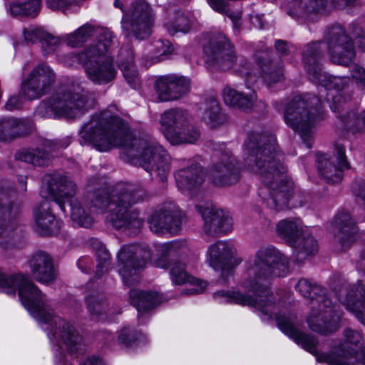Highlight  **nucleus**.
<instances>
[{"label": "nucleus", "instance_id": "nucleus-1", "mask_svg": "<svg viewBox=\"0 0 365 365\" xmlns=\"http://www.w3.org/2000/svg\"><path fill=\"white\" fill-rule=\"evenodd\" d=\"M289 272V259L273 246L261 247L247 262L246 277L241 291H217L214 298L220 302H233L252 306L265 315H275L279 329L297 344L317 357L319 361L330 365H365V345L356 353L358 344L362 340L360 332L349 328L344 329V341L334 346L329 354H319L317 338L299 331L297 317L291 312L281 313L279 305L268 289L266 282L273 277H284Z\"/></svg>", "mask_w": 365, "mask_h": 365}, {"label": "nucleus", "instance_id": "nucleus-2", "mask_svg": "<svg viewBox=\"0 0 365 365\" xmlns=\"http://www.w3.org/2000/svg\"><path fill=\"white\" fill-rule=\"evenodd\" d=\"M115 107L94 114L79 131L81 144H91L101 152L121 147L128 160L139 165L148 173L154 169L160 180H167L170 157L167 151L150 136L132 138L125 122L115 113Z\"/></svg>", "mask_w": 365, "mask_h": 365}, {"label": "nucleus", "instance_id": "nucleus-3", "mask_svg": "<svg viewBox=\"0 0 365 365\" xmlns=\"http://www.w3.org/2000/svg\"><path fill=\"white\" fill-rule=\"evenodd\" d=\"M18 289L23 306L41 324L52 344L55 365H71L70 356L81 347V337L67 320L56 316L50 308V302L27 276L21 274L8 275L0 272V290L14 294ZM79 365H103L96 356H89Z\"/></svg>", "mask_w": 365, "mask_h": 365}, {"label": "nucleus", "instance_id": "nucleus-4", "mask_svg": "<svg viewBox=\"0 0 365 365\" xmlns=\"http://www.w3.org/2000/svg\"><path fill=\"white\" fill-rule=\"evenodd\" d=\"M245 167L259 175L268 197L267 205L277 211L304 205L309 195L295 190L294 182L285 178V168L281 163L275 135L253 133L248 135L244 145Z\"/></svg>", "mask_w": 365, "mask_h": 365}, {"label": "nucleus", "instance_id": "nucleus-5", "mask_svg": "<svg viewBox=\"0 0 365 365\" xmlns=\"http://www.w3.org/2000/svg\"><path fill=\"white\" fill-rule=\"evenodd\" d=\"M204 51L209 61H212L221 70L232 68L245 78L247 88L262 77L268 85L280 81L283 78L281 65H274L267 52L255 54V65L251 64L244 56H237L232 45L221 33L212 35L204 46Z\"/></svg>", "mask_w": 365, "mask_h": 365}, {"label": "nucleus", "instance_id": "nucleus-6", "mask_svg": "<svg viewBox=\"0 0 365 365\" xmlns=\"http://www.w3.org/2000/svg\"><path fill=\"white\" fill-rule=\"evenodd\" d=\"M321 44L320 41L309 43L303 51L302 60L309 78L327 90L326 100L331 110L337 113V117L346 129L363 132L365 130V109L359 113L355 110H349V97L345 96L343 91L346 78L330 76L322 71L319 63L322 53Z\"/></svg>", "mask_w": 365, "mask_h": 365}, {"label": "nucleus", "instance_id": "nucleus-7", "mask_svg": "<svg viewBox=\"0 0 365 365\" xmlns=\"http://www.w3.org/2000/svg\"><path fill=\"white\" fill-rule=\"evenodd\" d=\"M145 191L130 184H118L110 192L99 190L91 199V212H108L106 220L116 230L136 234L143 225L139 213L130 206L143 201Z\"/></svg>", "mask_w": 365, "mask_h": 365}, {"label": "nucleus", "instance_id": "nucleus-8", "mask_svg": "<svg viewBox=\"0 0 365 365\" xmlns=\"http://www.w3.org/2000/svg\"><path fill=\"white\" fill-rule=\"evenodd\" d=\"M113 43L110 30H102L98 44L86 48L81 53H71L62 61L68 66L81 64L85 68L88 78L96 85H106L113 81L117 74L113 59L106 56Z\"/></svg>", "mask_w": 365, "mask_h": 365}, {"label": "nucleus", "instance_id": "nucleus-9", "mask_svg": "<svg viewBox=\"0 0 365 365\" xmlns=\"http://www.w3.org/2000/svg\"><path fill=\"white\" fill-rule=\"evenodd\" d=\"M295 289L309 299L310 312L307 317L309 328L322 335L335 332L339 328L341 315L321 286L307 279H300Z\"/></svg>", "mask_w": 365, "mask_h": 365}, {"label": "nucleus", "instance_id": "nucleus-10", "mask_svg": "<svg viewBox=\"0 0 365 365\" xmlns=\"http://www.w3.org/2000/svg\"><path fill=\"white\" fill-rule=\"evenodd\" d=\"M92 105L90 93L79 86H64L38 105L36 114L42 118L73 119L81 115Z\"/></svg>", "mask_w": 365, "mask_h": 365}, {"label": "nucleus", "instance_id": "nucleus-11", "mask_svg": "<svg viewBox=\"0 0 365 365\" xmlns=\"http://www.w3.org/2000/svg\"><path fill=\"white\" fill-rule=\"evenodd\" d=\"M321 104L319 97L306 93L294 97L283 108L284 123L300 135L308 148L312 147Z\"/></svg>", "mask_w": 365, "mask_h": 365}, {"label": "nucleus", "instance_id": "nucleus-12", "mask_svg": "<svg viewBox=\"0 0 365 365\" xmlns=\"http://www.w3.org/2000/svg\"><path fill=\"white\" fill-rule=\"evenodd\" d=\"M76 186L66 176L59 174L45 176L43 184L41 190V195L43 198L53 200L65 212V204L68 203L71 207V216L74 223L83 227H90L93 223V217L86 212L81 204L73 200Z\"/></svg>", "mask_w": 365, "mask_h": 365}, {"label": "nucleus", "instance_id": "nucleus-13", "mask_svg": "<svg viewBox=\"0 0 365 365\" xmlns=\"http://www.w3.org/2000/svg\"><path fill=\"white\" fill-rule=\"evenodd\" d=\"M21 203L11 201L10 191L0 188V247L4 250L21 244Z\"/></svg>", "mask_w": 365, "mask_h": 365}, {"label": "nucleus", "instance_id": "nucleus-14", "mask_svg": "<svg viewBox=\"0 0 365 365\" xmlns=\"http://www.w3.org/2000/svg\"><path fill=\"white\" fill-rule=\"evenodd\" d=\"M114 6L123 13L121 25L125 36H134L138 39L148 38L154 24V17L150 6L144 1L133 2L125 9L120 0H115Z\"/></svg>", "mask_w": 365, "mask_h": 365}, {"label": "nucleus", "instance_id": "nucleus-15", "mask_svg": "<svg viewBox=\"0 0 365 365\" xmlns=\"http://www.w3.org/2000/svg\"><path fill=\"white\" fill-rule=\"evenodd\" d=\"M151 253L146 247L124 245L118 254L117 267L125 285L130 287L138 281V272L150 259Z\"/></svg>", "mask_w": 365, "mask_h": 365}, {"label": "nucleus", "instance_id": "nucleus-16", "mask_svg": "<svg viewBox=\"0 0 365 365\" xmlns=\"http://www.w3.org/2000/svg\"><path fill=\"white\" fill-rule=\"evenodd\" d=\"M210 146L215 152L217 159L210 169L211 180L217 186H230L240 178L238 163L223 143H211Z\"/></svg>", "mask_w": 365, "mask_h": 365}, {"label": "nucleus", "instance_id": "nucleus-17", "mask_svg": "<svg viewBox=\"0 0 365 365\" xmlns=\"http://www.w3.org/2000/svg\"><path fill=\"white\" fill-rule=\"evenodd\" d=\"M56 81L54 70L46 63H40L23 78L21 93L29 101L40 98L51 91Z\"/></svg>", "mask_w": 365, "mask_h": 365}, {"label": "nucleus", "instance_id": "nucleus-18", "mask_svg": "<svg viewBox=\"0 0 365 365\" xmlns=\"http://www.w3.org/2000/svg\"><path fill=\"white\" fill-rule=\"evenodd\" d=\"M330 61L346 66L355 58V50L351 38L344 29L336 25L329 28L324 36Z\"/></svg>", "mask_w": 365, "mask_h": 365}, {"label": "nucleus", "instance_id": "nucleus-19", "mask_svg": "<svg viewBox=\"0 0 365 365\" xmlns=\"http://www.w3.org/2000/svg\"><path fill=\"white\" fill-rule=\"evenodd\" d=\"M150 229L157 234H176L182 224V214L173 202H165L158 206L148 219Z\"/></svg>", "mask_w": 365, "mask_h": 365}, {"label": "nucleus", "instance_id": "nucleus-20", "mask_svg": "<svg viewBox=\"0 0 365 365\" xmlns=\"http://www.w3.org/2000/svg\"><path fill=\"white\" fill-rule=\"evenodd\" d=\"M195 207L203 219V231L206 235L217 236L232 230V219L228 212L210 203L197 205Z\"/></svg>", "mask_w": 365, "mask_h": 365}, {"label": "nucleus", "instance_id": "nucleus-21", "mask_svg": "<svg viewBox=\"0 0 365 365\" xmlns=\"http://www.w3.org/2000/svg\"><path fill=\"white\" fill-rule=\"evenodd\" d=\"M70 143L71 139L68 137L56 140L43 139L41 143V148L21 149L16 153L15 158L35 166H46L51 160V152L59 148H66Z\"/></svg>", "mask_w": 365, "mask_h": 365}, {"label": "nucleus", "instance_id": "nucleus-22", "mask_svg": "<svg viewBox=\"0 0 365 365\" xmlns=\"http://www.w3.org/2000/svg\"><path fill=\"white\" fill-rule=\"evenodd\" d=\"M345 146L336 143L334 145V156L336 165L334 160H331L327 155H322L318 157L317 166L319 175L330 183L339 182L343 178L344 170L351 168L345 154Z\"/></svg>", "mask_w": 365, "mask_h": 365}, {"label": "nucleus", "instance_id": "nucleus-23", "mask_svg": "<svg viewBox=\"0 0 365 365\" xmlns=\"http://www.w3.org/2000/svg\"><path fill=\"white\" fill-rule=\"evenodd\" d=\"M190 81L186 77L175 75L163 76L155 81L154 89L161 102L182 98L190 91Z\"/></svg>", "mask_w": 365, "mask_h": 365}, {"label": "nucleus", "instance_id": "nucleus-24", "mask_svg": "<svg viewBox=\"0 0 365 365\" xmlns=\"http://www.w3.org/2000/svg\"><path fill=\"white\" fill-rule=\"evenodd\" d=\"M205 176L204 168L193 162L175 173L176 184L180 191L185 195H190L202 186Z\"/></svg>", "mask_w": 365, "mask_h": 365}, {"label": "nucleus", "instance_id": "nucleus-25", "mask_svg": "<svg viewBox=\"0 0 365 365\" xmlns=\"http://www.w3.org/2000/svg\"><path fill=\"white\" fill-rule=\"evenodd\" d=\"M232 246L227 241L218 240L210 245L205 254V262L215 269L222 272L232 268Z\"/></svg>", "mask_w": 365, "mask_h": 365}, {"label": "nucleus", "instance_id": "nucleus-26", "mask_svg": "<svg viewBox=\"0 0 365 365\" xmlns=\"http://www.w3.org/2000/svg\"><path fill=\"white\" fill-rule=\"evenodd\" d=\"M33 277L41 283H48L56 277L51 257L46 252L38 251L28 260Z\"/></svg>", "mask_w": 365, "mask_h": 365}, {"label": "nucleus", "instance_id": "nucleus-27", "mask_svg": "<svg viewBox=\"0 0 365 365\" xmlns=\"http://www.w3.org/2000/svg\"><path fill=\"white\" fill-rule=\"evenodd\" d=\"M334 226L336 231V240L339 244L338 251H344L349 247L354 240L356 227L349 213L339 212L334 220Z\"/></svg>", "mask_w": 365, "mask_h": 365}, {"label": "nucleus", "instance_id": "nucleus-28", "mask_svg": "<svg viewBox=\"0 0 365 365\" xmlns=\"http://www.w3.org/2000/svg\"><path fill=\"white\" fill-rule=\"evenodd\" d=\"M222 97L227 105L247 112L254 109L258 102L257 96L255 91L245 93L229 86L224 88Z\"/></svg>", "mask_w": 365, "mask_h": 365}, {"label": "nucleus", "instance_id": "nucleus-29", "mask_svg": "<svg viewBox=\"0 0 365 365\" xmlns=\"http://www.w3.org/2000/svg\"><path fill=\"white\" fill-rule=\"evenodd\" d=\"M343 303L346 309L365 325V287L359 282L353 285Z\"/></svg>", "mask_w": 365, "mask_h": 365}, {"label": "nucleus", "instance_id": "nucleus-30", "mask_svg": "<svg viewBox=\"0 0 365 365\" xmlns=\"http://www.w3.org/2000/svg\"><path fill=\"white\" fill-rule=\"evenodd\" d=\"M190 120V113L181 108L169 109L162 113L160 119V129L166 140L171 133H175Z\"/></svg>", "mask_w": 365, "mask_h": 365}, {"label": "nucleus", "instance_id": "nucleus-31", "mask_svg": "<svg viewBox=\"0 0 365 365\" xmlns=\"http://www.w3.org/2000/svg\"><path fill=\"white\" fill-rule=\"evenodd\" d=\"M172 282L175 284L190 283L194 287L191 288V294H200L207 287V282L196 279L187 273L185 265L180 261H174L168 264Z\"/></svg>", "mask_w": 365, "mask_h": 365}, {"label": "nucleus", "instance_id": "nucleus-32", "mask_svg": "<svg viewBox=\"0 0 365 365\" xmlns=\"http://www.w3.org/2000/svg\"><path fill=\"white\" fill-rule=\"evenodd\" d=\"M199 113L201 119L212 128L222 125L227 121V116L222 111L218 101L212 97L201 103Z\"/></svg>", "mask_w": 365, "mask_h": 365}, {"label": "nucleus", "instance_id": "nucleus-33", "mask_svg": "<svg viewBox=\"0 0 365 365\" xmlns=\"http://www.w3.org/2000/svg\"><path fill=\"white\" fill-rule=\"evenodd\" d=\"M46 201H43L34 210L36 229L41 235H53L61 229V222L57 221L53 215L48 211Z\"/></svg>", "mask_w": 365, "mask_h": 365}, {"label": "nucleus", "instance_id": "nucleus-34", "mask_svg": "<svg viewBox=\"0 0 365 365\" xmlns=\"http://www.w3.org/2000/svg\"><path fill=\"white\" fill-rule=\"evenodd\" d=\"M29 122L24 119L4 118L0 120V142H10L27 133Z\"/></svg>", "mask_w": 365, "mask_h": 365}, {"label": "nucleus", "instance_id": "nucleus-35", "mask_svg": "<svg viewBox=\"0 0 365 365\" xmlns=\"http://www.w3.org/2000/svg\"><path fill=\"white\" fill-rule=\"evenodd\" d=\"M133 53L131 48H122L118 56V64L124 78L133 88L139 86V77L133 61Z\"/></svg>", "mask_w": 365, "mask_h": 365}, {"label": "nucleus", "instance_id": "nucleus-36", "mask_svg": "<svg viewBox=\"0 0 365 365\" xmlns=\"http://www.w3.org/2000/svg\"><path fill=\"white\" fill-rule=\"evenodd\" d=\"M102 30H108L104 28H96L93 25L86 23L80 26L75 31L66 34L63 36V39L66 43L72 47H76L82 45L85 43L92 35H97V40L88 47L95 44H98L101 38V31Z\"/></svg>", "mask_w": 365, "mask_h": 365}, {"label": "nucleus", "instance_id": "nucleus-37", "mask_svg": "<svg viewBox=\"0 0 365 365\" xmlns=\"http://www.w3.org/2000/svg\"><path fill=\"white\" fill-rule=\"evenodd\" d=\"M131 304L135 307L139 314H143L155 305L163 302L162 296L157 292H143L137 289L130 291Z\"/></svg>", "mask_w": 365, "mask_h": 365}, {"label": "nucleus", "instance_id": "nucleus-38", "mask_svg": "<svg viewBox=\"0 0 365 365\" xmlns=\"http://www.w3.org/2000/svg\"><path fill=\"white\" fill-rule=\"evenodd\" d=\"M201 135L199 128L192 123V119L180 128L175 133H170L167 140L173 145L195 144Z\"/></svg>", "mask_w": 365, "mask_h": 365}, {"label": "nucleus", "instance_id": "nucleus-39", "mask_svg": "<svg viewBox=\"0 0 365 365\" xmlns=\"http://www.w3.org/2000/svg\"><path fill=\"white\" fill-rule=\"evenodd\" d=\"M276 232L278 236L292 247L302 235V225L299 220L284 219L277 223Z\"/></svg>", "mask_w": 365, "mask_h": 365}, {"label": "nucleus", "instance_id": "nucleus-40", "mask_svg": "<svg viewBox=\"0 0 365 365\" xmlns=\"http://www.w3.org/2000/svg\"><path fill=\"white\" fill-rule=\"evenodd\" d=\"M297 260L302 262L318 252V243L314 237L303 234L292 247Z\"/></svg>", "mask_w": 365, "mask_h": 365}, {"label": "nucleus", "instance_id": "nucleus-41", "mask_svg": "<svg viewBox=\"0 0 365 365\" xmlns=\"http://www.w3.org/2000/svg\"><path fill=\"white\" fill-rule=\"evenodd\" d=\"M41 6V0H27L25 2L14 1L10 4V13L14 16L35 17Z\"/></svg>", "mask_w": 365, "mask_h": 365}, {"label": "nucleus", "instance_id": "nucleus-42", "mask_svg": "<svg viewBox=\"0 0 365 365\" xmlns=\"http://www.w3.org/2000/svg\"><path fill=\"white\" fill-rule=\"evenodd\" d=\"M184 245V242L178 240L171 241L161 245L160 246V251L162 256L155 261L154 263L155 267L163 269L168 268V264L170 262H169L168 256L177 252Z\"/></svg>", "mask_w": 365, "mask_h": 365}, {"label": "nucleus", "instance_id": "nucleus-43", "mask_svg": "<svg viewBox=\"0 0 365 365\" xmlns=\"http://www.w3.org/2000/svg\"><path fill=\"white\" fill-rule=\"evenodd\" d=\"M211 8L215 11L227 15L233 22L235 28H239V21L242 17V13L239 11H231L228 8V4L225 0H207Z\"/></svg>", "mask_w": 365, "mask_h": 365}, {"label": "nucleus", "instance_id": "nucleus-44", "mask_svg": "<svg viewBox=\"0 0 365 365\" xmlns=\"http://www.w3.org/2000/svg\"><path fill=\"white\" fill-rule=\"evenodd\" d=\"M86 301L91 314L100 317L103 314H111L108 309V304L98 296H88Z\"/></svg>", "mask_w": 365, "mask_h": 365}, {"label": "nucleus", "instance_id": "nucleus-45", "mask_svg": "<svg viewBox=\"0 0 365 365\" xmlns=\"http://www.w3.org/2000/svg\"><path fill=\"white\" fill-rule=\"evenodd\" d=\"M98 244H99V247L96 251V257L98 264L97 265L96 275L100 277L103 273L107 271L110 256L103 245L100 242H98Z\"/></svg>", "mask_w": 365, "mask_h": 365}, {"label": "nucleus", "instance_id": "nucleus-46", "mask_svg": "<svg viewBox=\"0 0 365 365\" xmlns=\"http://www.w3.org/2000/svg\"><path fill=\"white\" fill-rule=\"evenodd\" d=\"M61 41H63V37L55 36L45 31L42 40L40 41L43 53L47 55L53 53L60 45Z\"/></svg>", "mask_w": 365, "mask_h": 365}, {"label": "nucleus", "instance_id": "nucleus-47", "mask_svg": "<svg viewBox=\"0 0 365 365\" xmlns=\"http://www.w3.org/2000/svg\"><path fill=\"white\" fill-rule=\"evenodd\" d=\"M167 30L171 35L178 32L187 34L190 31V24L187 17L181 15L178 16L174 22L167 25Z\"/></svg>", "mask_w": 365, "mask_h": 365}, {"label": "nucleus", "instance_id": "nucleus-48", "mask_svg": "<svg viewBox=\"0 0 365 365\" xmlns=\"http://www.w3.org/2000/svg\"><path fill=\"white\" fill-rule=\"evenodd\" d=\"M46 5L52 10H61L64 13L80 6L78 0H46Z\"/></svg>", "mask_w": 365, "mask_h": 365}, {"label": "nucleus", "instance_id": "nucleus-49", "mask_svg": "<svg viewBox=\"0 0 365 365\" xmlns=\"http://www.w3.org/2000/svg\"><path fill=\"white\" fill-rule=\"evenodd\" d=\"M138 336V334L135 330L130 327H125L118 334V341L119 344L128 347L137 340Z\"/></svg>", "mask_w": 365, "mask_h": 365}, {"label": "nucleus", "instance_id": "nucleus-50", "mask_svg": "<svg viewBox=\"0 0 365 365\" xmlns=\"http://www.w3.org/2000/svg\"><path fill=\"white\" fill-rule=\"evenodd\" d=\"M155 51L150 57L152 61H160V56L166 55L173 51L172 46L168 41L158 40L154 44Z\"/></svg>", "mask_w": 365, "mask_h": 365}, {"label": "nucleus", "instance_id": "nucleus-51", "mask_svg": "<svg viewBox=\"0 0 365 365\" xmlns=\"http://www.w3.org/2000/svg\"><path fill=\"white\" fill-rule=\"evenodd\" d=\"M350 75L357 85L365 88V68L354 64L350 68Z\"/></svg>", "mask_w": 365, "mask_h": 365}, {"label": "nucleus", "instance_id": "nucleus-52", "mask_svg": "<svg viewBox=\"0 0 365 365\" xmlns=\"http://www.w3.org/2000/svg\"><path fill=\"white\" fill-rule=\"evenodd\" d=\"M44 31L42 29L35 27L24 29L23 31L25 40L31 43L40 42Z\"/></svg>", "mask_w": 365, "mask_h": 365}, {"label": "nucleus", "instance_id": "nucleus-53", "mask_svg": "<svg viewBox=\"0 0 365 365\" xmlns=\"http://www.w3.org/2000/svg\"><path fill=\"white\" fill-rule=\"evenodd\" d=\"M21 106V98L17 96H11L5 104L7 110L12 111L20 108Z\"/></svg>", "mask_w": 365, "mask_h": 365}, {"label": "nucleus", "instance_id": "nucleus-54", "mask_svg": "<svg viewBox=\"0 0 365 365\" xmlns=\"http://www.w3.org/2000/svg\"><path fill=\"white\" fill-rule=\"evenodd\" d=\"M91 260L88 257H81L77 262V266L83 272H88L91 269Z\"/></svg>", "mask_w": 365, "mask_h": 365}, {"label": "nucleus", "instance_id": "nucleus-55", "mask_svg": "<svg viewBox=\"0 0 365 365\" xmlns=\"http://www.w3.org/2000/svg\"><path fill=\"white\" fill-rule=\"evenodd\" d=\"M275 48L282 55H287L289 51L287 43L282 40H277L275 42Z\"/></svg>", "mask_w": 365, "mask_h": 365}, {"label": "nucleus", "instance_id": "nucleus-56", "mask_svg": "<svg viewBox=\"0 0 365 365\" xmlns=\"http://www.w3.org/2000/svg\"><path fill=\"white\" fill-rule=\"evenodd\" d=\"M358 267L361 271L365 272V248L361 252Z\"/></svg>", "mask_w": 365, "mask_h": 365}, {"label": "nucleus", "instance_id": "nucleus-57", "mask_svg": "<svg viewBox=\"0 0 365 365\" xmlns=\"http://www.w3.org/2000/svg\"><path fill=\"white\" fill-rule=\"evenodd\" d=\"M356 43L361 49L365 51V35H361L359 36Z\"/></svg>", "mask_w": 365, "mask_h": 365}, {"label": "nucleus", "instance_id": "nucleus-58", "mask_svg": "<svg viewBox=\"0 0 365 365\" xmlns=\"http://www.w3.org/2000/svg\"><path fill=\"white\" fill-rule=\"evenodd\" d=\"M18 180L21 185V190L26 191V177L20 175L18 178Z\"/></svg>", "mask_w": 365, "mask_h": 365}, {"label": "nucleus", "instance_id": "nucleus-59", "mask_svg": "<svg viewBox=\"0 0 365 365\" xmlns=\"http://www.w3.org/2000/svg\"><path fill=\"white\" fill-rule=\"evenodd\" d=\"M104 334L106 335L105 339H106L108 341H112L114 339V336H113V334H111L110 333L106 332V333H104Z\"/></svg>", "mask_w": 365, "mask_h": 365}]
</instances>
